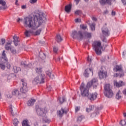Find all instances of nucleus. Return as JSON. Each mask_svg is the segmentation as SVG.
<instances>
[{"mask_svg": "<svg viewBox=\"0 0 126 126\" xmlns=\"http://www.w3.org/2000/svg\"><path fill=\"white\" fill-rule=\"evenodd\" d=\"M44 15L42 12L34 13L32 17H26L24 20V26L32 30H36L46 20Z\"/></svg>", "mask_w": 126, "mask_h": 126, "instance_id": "obj_1", "label": "nucleus"}, {"mask_svg": "<svg viewBox=\"0 0 126 126\" xmlns=\"http://www.w3.org/2000/svg\"><path fill=\"white\" fill-rule=\"evenodd\" d=\"M71 36L73 39H78L79 41H82L84 39V32L81 31L78 32L76 31H73Z\"/></svg>", "mask_w": 126, "mask_h": 126, "instance_id": "obj_2", "label": "nucleus"}, {"mask_svg": "<svg viewBox=\"0 0 126 126\" xmlns=\"http://www.w3.org/2000/svg\"><path fill=\"white\" fill-rule=\"evenodd\" d=\"M80 88L82 96L83 97H88L89 95V88H90L87 87V85L85 86L84 83H82Z\"/></svg>", "mask_w": 126, "mask_h": 126, "instance_id": "obj_3", "label": "nucleus"}, {"mask_svg": "<svg viewBox=\"0 0 126 126\" xmlns=\"http://www.w3.org/2000/svg\"><path fill=\"white\" fill-rule=\"evenodd\" d=\"M45 78L46 76H45V74H41V75H39L34 79V80L32 81V83L34 85H36L38 83H39L40 84H41V83H45Z\"/></svg>", "mask_w": 126, "mask_h": 126, "instance_id": "obj_4", "label": "nucleus"}, {"mask_svg": "<svg viewBox=\"0 0 126 126\" xmlns=\"http://www.w3.org/2000/svg\"><path fill=\"white\" fill-rule=\"evenodd\" d=\"M93 47L97 55H101V42L98 41H94L93 43Z\"/></svg>", "mask_w": 126, "mask_h": 126, "instance_id": "obj_5", "label": "nucleus"}, {"mask_svg": "<svg viewBox=\"0 0 126 126\" xmlns=\"http://www.w3.org/2000/svg\"><path fill=\"white\" fill-rule=\"evenodd\" d=\"M104 90V94L105 96H106V97H107V98H112V97H113L114 93H113L112 89H111V88H110L109 84H106L105 85Z\"/></svg>", "mask_w": 126, "mask_h": 126, "instance_id": "obj_6", "label": "nucleus"}, {"mask_svg": "<svg viewBox=\"0 0 126 126\" xmlns=\"http://www.w3.org/2000/svg\"><path fill=\"white\" fill-rule=\"evenodd\" d=\"M21 81L22 82V86L20 88V92L21 93H27L28 91V87H27V83L24 80V79H21Z\"/></svg>", "mask_w": 126, "mask_h": 126, "instance_id": "obj_7", "label": "nucleus"}, {"mask_svg": "<svg viewBox=\"0 0 126 126\" xmlns=\"http://www.w3.org/2000/svg\"><path fill=\"white\" fill-rule=\"evenodd\" d=\"M36 113L38 116L40 117H45L46 113L48 112L47 108H38L36 109Z\"/></svg>", "mask_w": 126, "mask_h": 126, "instance_id": "obj_8", "label": "nucleus"}, {"mask_svg": "<svg viewBox=\"0 0 126 126\" xmlns=\"http://www.w3.org/2000/svg\"><path fill=\"white\" fill-rule=\"evenodd\" d=\"M98 85V80L97 78H93L91 81L87 84V87L91 88L93 86L94 88L97 87Z\"/></svg>", "mask_w": 126, "mask_h": 126, "instance_id": "obj_9", "label": "nucleus"}, {"mask_svg": "<svg viewBox=\"0 0 126 126\" xmlns=\"http://www.w3.org/2000/svg\"><path fill=\"white\" fill-rule=\"evenodd\" d=\"M114 70L116 72L119 71V75L120 77H122L125 75V74L124 73V70H123V66L122 65H116V67L114 68Z\"/></svg>", "mask_w": 126, "mask_h": 126, "instance_id": "obj_10", "label": "nucleus"}, {"mask_svg": "<svg viewBox=\"0 0 126 126\" xmlns=\"http://www.w3.org/2000/svg\"><path fill=\"white\" fill-rule=\"evenodd\" d=\"M98 76L100 79H104L106 78L107 76V71H104L103 70L99 71L98 72Z\"/></svg>", "mask_w": 126, "mask_h": 126, "instance_id": "obj_11", "label": "nucleus"}, {"mask_svg": "<svg viewBox=\"0 0 126 126\" xmlns=\"http://www.w3.org/2000/svg\"><path fill=\"white\" fill-rule=\"evenodd\" d=\"M98 94L96 93L90 94L88 96V98L89 100L90 101H94V100H96L97 98V96Z\"/></svg>", "mask_w": 126, "mask_h": 126, "instance_id": "obj_12", "label": "nucleus"}, {"mask_svg": "<svg viewBox=\"0 0 126 126\" xmlns=\"http://www.w3.org/2000/svg\"><path fill=\"white\" fill-rule=\"evenodd\" d=\"M67 112H68V110L66 108H62L61 110L58 111V115L62 118L63 116V114H67Z\"/></svg>", "mask_w": 126, "mask_h": 126, "instance_id": "obj_13", "label": "nucleus"}, {"mask_svg": "<svg viewBox=\"0 0 126 126\" xmlns=\"http://www.w3.org/2000/svg\"><path fill=\"white\" fill-rule=\"evenodd\" d=\"M7 63V60H3L2 59H0V68L2 69V70H4L5 69V64L6 63Z\"/></svg>", "mask_w": 126, "mask_h": 126, "instance_id": "obj_14", "label": "nucleus"}, {"mask_svg": "<svg viewBox=\"0 0 126 126\" xmlns=\"http://www.w3.org/2000/svg\"><path fill=\"white\" fill-rule=\"evenodd\" d=\"M99 2L101 5H112V0H99Z\"/></svg>", "mask_w": 126, "mask_h": 126, "instance_id": "obj_15", "label": "nucleus"}, {"mask_svg": "<svg viewBox=\"0 0 126 126\" xmlns=\"http://www.w3.org/2000/svg\"><path fill=\"white\" fill-rule=\"evenodd\" d=\"M90 72H92V74L93 75V69L90 68L89 69H86L84 72V76L85 77H89Z\"/></svg>", "mask_w": 126, "mask_h": 126, "instance_id": "obj_16", "label": "nucleus"}, {"mask_svg": "<svg viewBox=\"0 0 126 126\" xmlns=\"http://www.w3.org/2000/svg\"><path fill=\"white\" fill-rule=\"evenodd\" d=\"M114 86H116V87H122V86H125V83L122 81H120L119 82L115 81L114 82Z\"/></svg>", "mask_w": 126, "mask_h": 126, "instance_id": "obj_17", "label": "nucleus"}, {"mask_svg": "<svg viewBox=\"0 0 126 126\" xmlns=\"http://www.w3.org/2000/svg\"><path fill=\"white\" fill-rule=\"evenodd\" d=\"M102 33L106 37L110 35V32H109V30L108 29V28L104 29V28H102Z\"/></svg>", "mask_w": 126, "mask_h": 126, "instance_id": "obj_18", "label": "nucleus"}, {"mask_svg": "<svg viewBox=\"0 0 126 126\" xmlns=\"http://www.w3.org/2000/svg\"><path fill=\"white\" fill-rule=\"evenodd\" d=\"M0 4L1 5L0 6V10H1V9H6V7H5V4H6V2H5V1L3 0H0Z\"/></svg>", "mask_w": 126, "mask_h": 126, "instance_id": "obj_19", "label": "nucleus"}, {"mask_svg": "<svg viewBox=\"0 0 126 126\" xmlns=\"http://www.w3.org/2000/svg\"><path fill=\"white\" fill-rule=\"evenodd\" d=\"M84 38L86 39H91L92 38V34L88 32H84Z\"/></svg>", "mask_w": 126, "mask_h": 126, "instance_id": "obj_20", "label": "nucleus"}, {"mask_svg": "<svg viewBox=\"0 0 126 126\" xmlns=\"http://www.w3.org/2000/svg\"><path fill=\"white\" fill-rule=\"evenodd\" d=\"M13 42H14V44L15 45V46H18V42H20L19 40V38L18 37H17L16 35H14L13 37Z\"/></svg>", "mask_w": 126, "mask_h": 126, "instance_id": "obj_21", "label": "nucleus"}, {"mask_svg": "<svg viewBox=\"0 0 126 126\" xmlns=\"http://www.w3.org/2000/svg\"><path fill=\"white\" fill-rule=\"evenodd\" d=\"M64 10L66 13H69V12L71 11V4H69L68 5H66L65 6Z\"/></svg>", "mask_w": 126, "mask_h": 126, "instance_id": "obj_22", "label": "nucleus"}, {"mask_svg": "<svg viewBox=\"0 0 126 126\" xmlns=\"http://www.w3.org/2000/svg\"><path fill=\"white\" fill-rule=\"evenodd\" d=\"M35 71H36V73H37L38 74H40V75H41V74H43V68L41 67H36L35 68Z\"/></svg>", "mask_w": 126, "mask_h": 126, "instance_id": "obj_23", "label": "nucleus"}, {"mask_svg": "<svg viewBox=\"0 0 126 126\" xmlns=\"http://www.w3.org/2000/svg\"><path fill=\"white\" fill-rule=\"evenodd\" d=\"M94 110V106L93 105H89L86 109V112L87 113H89V112H91V111H93Z\"/></svg>", "mask_w": 126, "mask_h": 126, "instance_id": "obj_24", "label": "nucleus"}, {"mask_svg": "<svg viewBox=\"0 0 126 126\" xmlns=\"http://www.w3.org/2000/svg\"><path fill=\"white\" fill-rule=\"evenodd\" d=\"M35 102H36V100L35 99H30L28 102V106H33Z\"/></svg>", "mask_w": 126, "mask_h": 126, "instance_id": "obj_25", "label": "nucleus"}, {"mask_svg": "<svg viewBox=\"0 0 126 126\" xmlns=\"http://www.w3.org/2000/svg\"><path fill=\"white\" fill-rule=\"evenodd\" d=\"M0 60H6L7 61V60H8L7 59V57H6V54H5V50L3 51V52L2 53V57L1 58Z\"/></svg>", "mask_w": 126, "mask_h": 126, "instance_id": "obj_26", "label": "nucleus"}, {"mask_svg": "<svg viewBox=\"0 0 126 126\" xmlns=\"http://www.w3.org/2000/svg\"><path fill=\"white\" fill-rule=\"evenodd\" d=\"M56 39L58 43H60L63 41V38H62V36H61V35L60 34L57 35Z\"/></svg>", "mask_w": 126, "mask_h": 126, "instance_id": "obj_27", "label": "nucleus"}, {"mask_svg": "<svg viewBox=\"0 0 126 126\" xmlns=\"http://www.w3.org/2000/svg\"><path fill=\"white\" fill-rule=\"evenodd\" d=\"M116 98L118 100H120L121 98H122V94L121 93V91H118L117 92L116 95Z\"/></svg>", "mask_w": 126, "mask_h": 126, "instance_id": "obj_28", "label": "nucleus"}, {"mask_svg": "<svg viewBox=\"0 0 126 126\" xmlns=\"http://www.w3.org/2000/svg\"><path fill=\"white\" fill-rule=\"evenodd\" d=\"M12 94L14 96H18L19 95V91L17 89H15L12 91Z\"/></svg>", "mask_w": 126, "mask_h": 126, "instance_id": "obj_29", "label": "nucleus"}, {"mask_svg": "<svg viewBox=\"0 0 126 126\" xmlns=\"http://www.w3.org/2000/svg\"><path fill=\"white\" fill-rule=\"evenodd\" d=\"M13 70L15 73H17V72L20 70V67L14 66L13 67Z\"/></svg>", "mask_w": 126, "mask_h": 126, "instance_id": "obj_30", "label": "nucleus"}, {"mask_svg": "<svg viewBox=\"0 0 126 126\" xmlns=\"http://www.w3.org/2000/svg\"><path fill=\"white\" fill-rule=\"evenodd\" d=\"M13 124L14 126H18V124H19V121L17 119L15 118L13 120Z\"/></svg>", "mask_w": 126, "mask_h": 126, "instance_id": "obj_31", "label": "nucleus"}, {"mask_svg": "<svg viewBox=\"0 0 126 126\" xmlns=\"http://www.w3.org/2000/svg\"><path fill=\"white\" fill-rule=\"evenodd\" d=\"M83 119H84V116H79L77 118V123H78V124H79L80 123H81V122L82 121V120H83Z\"/></svg>", "mask_w": 126, "mask_h": 126, "instance_id": "obj_32", "label": "nucleus"}, {"mask_svg": "<svg viewBox=\"0 0 126 126\" xmlns=\"http://www.w3.org/2000/svg\"><path fill=\"white\" fill-rule=\"evenodd\" d=\"M10 43H7L5 46V50H6L7 51L10 50V49H11V48H10Z\"/></svg>", "mask_w": 126, "mask_h": 126, "instance_id": "obj_33", "label": "nucleus"}, {"mask_svg": "<svg viewBox=\"0 0 126 126\" xmlns=\"http://www.w3.org/2000/svg\"><path fill=\"white\" fill-rule=\"evenodd\" d=\"M22 126H30L29 124H28V121L26 120H24L22 123Z\"/></svg>", "mask_w": 126, "mask_h": 126, "instance_id": "obj_34", "label": "nucleus"}, {"mask_svg": "<svg viewBox=\"0 0 126 126\" xmlns=\"http://www.w3.org/2000/svg\"><path fill=\"white\" fill-rule=\"evenodd\" d=\"M31 33V31L26 30L25 32V35L26 37H30V33Z\"/></svg>", "mask_w": 126, "mask_h": 126, "instance_id": "obj_35", "label": "nucleus"}, {"mask_svg": "<svg viewBox=\"0 0 126 126\" xmlns=\"http://www.w3.org/2000/svg\"><path fill=\"white\" fill-rule=\"evenodd\" d=\"M95 26H96V24L95 23H93L90 26V27L91 28V30H92V31H94Z\"/></svg>", "mask_w": 126, "mask_h": 126, "instance_id": "obj_36", "label": "nucleus"}, {"mask_svg": "<svg viewBox=\"0 0 126 126\" xmlns=\"http://www.w3.org/2000/svg\"><path fill=\"white\" fill-rule=\"evenodd\" d=\"M75 14L77 15H81V14H82V11L80 10H77L75 12Z\"/></svg>", "mask_w": 126, "mask_h": 126, "instance_id": "obj_37", "label": "nucleus"}, {"mask_svg": "<svg viewBox=\"0 0 126 126\" xmlns=\"http://www.w3.org/2000/svg\"><path fill=\"white\" fill-rule=\"evenodd\" d=\"M41 31H42V30L39 29L37 31H36V32H34V34L36 35V36H38V35H39L41 33Z\"/></svg>", "mask_w": 126, "mask_h": 126, "instance_id": "obj_38", "label": "nucleus"}, {"mask_svg": "<svg viewBox=\"0 0 126 126\" xmlns=\"http://www.w3.org/2000/svg\"><path fill=\"white\" fill-rule=\"evenodd\" d=\"M59 101H60V104H63V102L65 101V99L64 98V97H63L62 98H59Z\"/></svg>", "mask_w": 126, "mask_h": 126, "instance_id": "obj_39", "label": "nucleus"}, {"mask_svg": "<svg viewBox=\"0 0 126 126\" xmlns=\"http://www.w3.org/2000/svg\"><path fill=\"white\" fill-rule=\"evenodd\" d=\"M43 121L45 122V123H50L51 121H50V120L48 119V118L47 117H44L43 119Z\"/></svg>", "mask_w": 126, "mask_h": 126, "instance_id": "obj_40", "label": "nucleus"}, {"mask_svg": "<svg viewBox=\"0 0 126 126\" xmlns=\"http://www.w3.org/2000/svg\"><path fill=\"white\" fill-rule=\"evenodd\" d=\"M10 51L13 55H15L16 54V50H15L14 48L10 49Z\"/></svg>", "mask_w": 126, "mask_h": 126, "instance_id": "obj_41", "label": "nucleus"}, {"mask_svg": "<svg viewBox=\"0 0 126 126\" xmlns=\"http://www.w3.org/2000/svg\"><path fill=\"white\" fill-rule=\"evenodd\" d=\"M6 67L8 68V69H9L11 67L10 63H8V60H7V62L6 63Z\"/></svg>", "mask_w": 126, "mask_h": 126, "instance_id": "obj_42", "label": "nucleus"}, {"mask_svg": "<svg viewBox=\"0 0 126 126\" xmlns=\"http://www.w3.org/2000/svg\"><path fill=\"white\" fill-rule=\"evenodd\" d=\"M58 51H59V48H58V47H54L53 48V52H54V53H55V54H57L58 53Z\"/></svg>", "mask_w": 126, "mask_h": 126, "instance_id": "obj_43", "label": "nucleus"}, {"mask_svg": "<svg viewBox=\"0 0 126 126\" xmlns=\"http://www.w3.org/2000/svg\"><path fill=\"white\" fill-rule=\"evenodd\" d=\"M21 64L24 67H30V66H31L32 65V64H29L28 65H27L25 63H24V64L22 63Z\"/></svg>", "mask_w": 126, "mask_h": 126, "instance_id": "obj_44", "label": "nucleus"}, {"mask_svg": "<svg viewBox=\"0 0 126 126\" xmlns=\"http://www.w3.org/2000/svg\"><path fill=\"white\" fill-rule=\"evenodd\" d=\"M38 0H30V2L32 4H34V3H36Z\"/></svg>", "mask_w": 126, "mask_h": 126, "instance_id": "obj_45", "label": "nucleus"}, {"mask_svg": "<svg viewBox=\"0 0 126 126\" xmlns=\"http://www.w3.org/2000/svg\"><path fill=\"white\" fill-rule=\"evenodd\" d=\"M100 38L103 42H106V37L105 36L101 35Z\"/></svg>", "mask_w": 126, "mask_h": 126, "instance_id": "obj_46", "label": "nucleus"}, {"mask_svg": "<svg viewBox=\"0 0 126 126\" xmlns=\"http://www.w3.org/2000/svg\"><path fill=\"white\" fill-rule=\"evenodd\" d=\"M75 110L76 113L78 112V111H79L80 110V107H79V106L75 107Z\"/></svg>", "mask_w": 126, "mask_h": 126, "instance_id": "obj_47", "label": "nucleus"}, {"mask_svg": "<svg viewBox=\"0 0 126 126\" xmlns=\"http://www.w3.org/2000/svg\"><path fill=\"white\" fill-rule=\"evenodd\" d=\"M46 73L47 74V75L49 76V77H50V78H51V75L52 74V73H51V72L49 71H47L46 72Z\"/></svg>", "mask_w": 126, "mask_h": 126, "instance_id": "obj_48", "label": "nucleus"}, {"mask_svg": "<svg viewBox=\"0 0 126 126\" xmlns=\"http://www.w3.org/2000/svg\"><path fill=\"white\" fill-rule=\"evenodd\" d=\"M80 27L82 29H83L84 30H85V29H86V28H87V26H85V25H81L80 26Z\"/></svg>", "mask_w": 126, "mask_h": 126, "instance_id": "obj_49", "label": "nucleus"}, {"mask_svg": "<svg viewBox=\"0 0 126 126\" xmlns=\"http://www.w3.org/2000/svg\"><path fill=\"white\" fill-rule=\"evenodd\" d=\"M10 112L12 114V116H15V114L14 113H13V110H12V107H10Z\"/></svg>", "mask_w": 126, "mask_h": 126, "instance_id": "obj_50", "label": "nucleus"}, {"mask_svg": "<svg viewBox=\"0 0 126 126\" xmlns=\"http://www.w3.org/2000/svg\"><path fill=\"white\" fill-rule=\"evenodd\" d=\"M87 61L88 62V63H91V62H92V60L90 59L89 57H88L87 58Z\"/></svg>", "mask_w": 126, "mask_h": 126, "instance_id": "obj_51", "label": "nucleus"}, {"mask_svg": "<svg viewBox=\"0 0 126 126\" xmlns=\"http://www.w3.org/2000/svg\"><path fill=\"white\" fill-rule=\"evenodd\" d=\"M1 42L2 43V45H4V43H5V39L3 38L1 39Z\"/></svg>", "mask_w": 126, "mask_h": 126, "instance_id": "obj_52", "label": "nucleus"}, {"mask_svg": "<svg viewBox=\"0 0 126 126\" xmlns=\"http://www.w3.org/2000/svg\"><path fill=\"white\" fill-rule=\"evenodd\" d=\"M75 22L77 23V22H81V20L79 19H75Z\"/></svg>", "mask_w": 126, "mask_h": 126, "instance_id": "obj_53", "label": "nucleus"}, {"mask_svg": "<svg viewBox=\"0 0 126 126\" xmlns=\"http://www.w3.org/2000/svg\"><path fill=\"white\" fill-rule=\"evenodd\" d=\"M121 124L122 126H125V125L126 124V122L125 121H122Z\"/></svg>", "mask_w": 126, "mask_h": 126, "instance_id": "obj_54", "label": "nucleus"}, {"mask_svg": "<svg viewBox=\"0 0 126 126\" xmlns=\"http://www.w3.org/2000/svg\"><path fill=\"white\" fill-rule=\"evenodd\" d=\"M123 56L124 58H126V51H124L123 53Z\"/></svg>", "mask_w": 126, "mask_h": 126, "instance_id": "obj_55", "label": "nucleus"}, {"mask_svg": "<svg viewBox=\"0 0 126 126\" xmlns=\"http://www.w3.org/2000/svg\"><path fill=\"white\" fill-rule=\"evenodd\" d=\"M124 5H126V0H121Z\"/></svg>", "mask_w": 126, "mask_h": 126, "instance_id": "obj_56", "label": "nucleus"}, {"mask_svg": "<svg viewBox=\"0 0 126 126\" xmlns=\"http://www.w3.org/2000/svg\"><path fill=\"white\" fill-rule=\"evenodd\" d=\"M111 14L113 16H115V15H116V12H115V11H112Z\"/></svg>", "mask_w": 126, "mask_h": 126, "instance_id": "obj_57", "label": "nucleus"}, {"mask_svg": "<svg viewBox=\"0 0 126 126\" xmlns=\"http://www.w3.org/2000/svg\"><path fill=\"white\" fill-rule=\"evenodd\" d=\"M75 2H76V4H78V3H79V1H80V0H74Z\"/></svg>", "mask_w": 126, "mask_h": 126, "instance_id": "obj_58", "label": "nucleus"}, {"mask_svg": "<svg viewBox=\"0 0 126 126\" xmlns=\"http://www.w3.org/2000/svg\"><path fill=\"white\" fill-rule=\"evenodd\" d=\"M92 20H94V21H97V18L94 17H92Z\"/></svg>", "mask_w": 126, "mask_h": 126, "instance_id": "obj_59", "label": "nucleus"}, {"mask_svg": "<svg viewBox=\"0 0 126 126\" xmlns=\"http://www.w3.org/2000/svg\"><path fill=\"white\" fill-rule=\"evenodd\" d=\"M108 10H106L103 12V14H108Z\"/></svg>", "mask_w": 126, "mask_h": 126, "instance_id": "obj_60", "label": "nucleus"}, {"mask_svg": "<svg viewBox=\"0 0 126 126\" xmlns=\"http://www.w3.org/2000/svg\"><path fill=\"white\" fill-rule=\"evenodd\" d=\"M22 9H25V8H26V5H22Z\"/></svg>", "mask_w": 126, "mask_h": 126, "instance_id": "obj_61", "label": "nucleus"}, {"mask_svg": "<svg viewBox=\"0 0 126 126\" xmlns=\"http://www.w3.org/2000/svg\"><path fill=\"white\" fill-rule=\"evenodd\" d=\"M42 55L44 56V57L41 58V59H45L46 58V54H45L44 53H42Z\"/></svg>", "mask_w": 126, "mask_h": 126, "instance_id": "obj_62", "label": "nucleus"}, {"mask_svg": "<svg viewBox=\"0 0 126 126\" xmlns=\"http://www.w3.org/2000/svg\"><path fill=\"white\" fill-rule=\"evenodd\" d=\"M18 0H16V1H15V4L16 5H18Z\"/></svg>", "mask_w": 126, "mask_h": 126, "instance_id": "obj_63", "label": "nucleus"}, {"mask_svg": "<svg viewBox=\"0 0 126 126\" xmlns=\"http://www.w3.org/2000/svg\"><path fill=\"white\" fill-rule=\"evenodd\" d=\"M123 115H124V117H126V113H124L123 114Z\"/></svg>", "mask_w": 126, "mask_h": 126, "instance_id": "obj_64", "label": "nucleus"}]
</instances>
